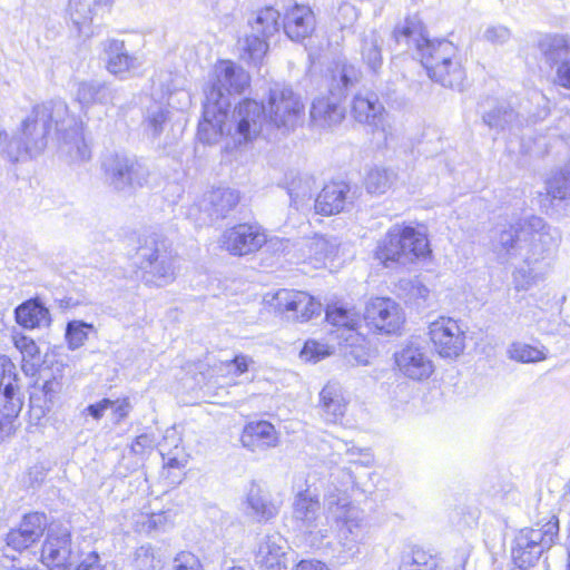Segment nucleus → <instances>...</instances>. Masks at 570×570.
Instances as JSON below:
<instances>
[{
	"label": "nucleus",
	"mask_w": 570,
	"mask_h": 570,
	"mask_svg": "<svg viewBox=\"0 0 570 570\" xmlns=\"http://www.w3.org/2000/svg\"><path fill=\"white\" fill-rule=\"evenodd\" d=\"M52 124L62 154L71 161L90 158L80 124L69 115L67 104L60 99L35 106L21 122V134L36 156L46 149Z\"/></svg>",
	"instance_id": "nucleus-1"
},
{
	"label": "nucleus",
	"mask_w": 570,
	"mask_h": 570,
	"mask_svg": "<svg viewBox=\"0 0 570 570\" xmlns=\"http://www.w3.org/2000/svg\"><path fill=\"white\" fill-rule=\"evenodd\" d=\"M397 43L415 49L428 76L443 87L461 91L465 71L456 59V47L446 39L430 40L417 17L407 18L403 26L394 30Z\"/></svg>",
	"instance_id": "nucleus-2"
},
{
	"label": "nucleus",
	"mask_w": 570,
	"mask_h": 570,
	"mask_svg": "<svg viewBox=\"0 0 570 570\" xmlns=\"http://www.w3.org/2000/svg\"><path fill=\"white\" fill-rule=\"evenodd\" d=\"M344 482L338 488L332 483L324 494L326 523L337 529V559L346 563L358 557L361 546L367 533L364 511L351 501L348 489L354 485V478L343 471Z\"/></svg>",
	"instance_id": "nucleus-3"
},
{
	"label": "nucleus",
	"mask_w": 570,
	"mask_h": 570,
	"mask_svg": "<svg viewBox=\"0 0 570 570\" xmlns=\"http://www.w3.org/2000/svg\"><path fill=\"white\" fill-rule=\"evenodd\" d=\"M559 238L558 232L541 217L531 216L495 232L491 245L501 262L520 257L529 265L542 262Z\"/></svg>",
	"instance_id": "nucleus-4"
},
{
	"label": "nucleus",
	"mask_w": 570,
	"mask_h": 570,
	"mask_svg": "<svg viewBox=\"0 0 570 570\" xmlns=\"http://www.w3.org/2000/svg\"><path fill=\"white\" fill-rule=\"evenodd\" d=\"M361 79V71L354 65L346 61L335 63L331 71L328 95L316 97L311 107V121L322 128L333 127L345 118L343 101Z\"/></svg>",
	"instance_id": "nucleus-5"
},
{
	"label": "nucleus",
	"mask_w": 570,
	"mask_h": 570,
	"mask_svg": "<svg viewBox=\"0 0 570 570\" xmlns=\"http://www.w3.org/2000/svg\"><path fill=\"white\" fill-rule=\"evenodd\" d=\"M430 253L425 234L411 226L394 225L379 242L375 257L385 266L406 265Z\"/></svg>",
	"instance_id": "nucleus-6"
},
{
	"label": "nucleus",
	"mask_w": 570,
	"mask_h": 570,
	"mask_svg": "<svg viewBox=\"0 0 570 570\" xmlns=\"http://www.w3.org/2000/svg\"><path fill=\"white\" fill-rule=\"evenodd\" d=\"M136 256L146 285L164 287L175 281L177 256L166 239L156 234L145 237Z\"/></svg>",
	"instance_id": "nucleus-7"
},
{
	"label": "nucleus",
	"mask_w": 570,
	"mask_h": 570,
	"mask_svg": "<svg viewBox=\"0 0 570 570\" xmlns=\"http://www.w3.org/2000/svg\"><path fill=\"white\" fill-rule=\"evenodd\" d=\"M295 492L292 504V518L301 531L322 538L327 537L328 528L322 523L318 494L311 490L305 474H297L293 481Z\"/></svg>",
	"instance_id": "nucleus-8"
},
{
	"label": "nucleus",
	"mask_w": 570,
	"mask_h": 570,
	"mask_svg": "<svg viewBox=\"0 0 570 570\" xmlns=\"http://www.w3.org/2000/svg\"><path fill=\"white\" fill-rule=\"evenodd\" d=\"M539 58L553 70V83L570 90V40L566 35H540L534 43Z\"/></svg>",
	"instance_id": "nucleus-9"
},
{
	"label": "nucleus",
	"mask_w": 570,
	"mask_h": 570,
	"mask_svg": "<svg viewBox=\"0 0 570 570\" xmlns=\"http://www.w3.org/2000/svg\"><path fill=\"white\" fill-rule=\"evenodd\" d=\"M558 530V522H548L540 529H522L512 547L514 563L521 569L533 566L542 552L552 546Z\"/></svg>",
	"instance_id": "nucleus-10"
},
{
	"label": "nucleus",
	"mask_w": 570,
	"mask_h": 570,
	"mask_svg": "<svg viewBox=\"0 0 570 570\" xmlns=\"http://www.w3.org/2000/svg\"><path fill=\"white\" fill-rule=\"evenodd\" d=\"M106 181L116 190L126 191L142 187L149 177V169L135 157L114 154L102 161Z\"/></svg>",
	"instance_id": "nucleus-11"
},
{
	"label": "nucleus",
	"mask_w": 570,
	"mask_h": 570,
	"mask_svg": "<svg viewBox=\"0 0 570 570\" xmlns=\"http://www.w3.org/2000/svg\"><path fill=\"white\" fill-rule=\"evenodd\" d=\"M303 109L299 97L289 87L276 85L269 89L268 108H266L269 128L275 127L284 131L294 129Z\"/></svg>",
	"instance_id": "nucleus-12"
},
{
	"label": "nucleus",
	"mask_w": 570,
	"mask_h": 570,
	"mask_svg": "<svg viewBox=\"0 0 570 570\" xmlns=\"http://www.w3.org/2000/svg\"><path fill=\"white\" fill-rule=\"evenodd\" d=\"M279 18L281 13L276 9L265 7L257 11L253 21H248L250 32L246 35L242 46L254 65L267 52V40L279 31Z\"/></svg>",
	"instance_id": "nucleus-13"
},
{
	"label": "nucleus",
	"mask_w": 570,
	"mask_h": 570,
	"mask_svg": "<svg viewBox=\"0 0 570 570\" xmlns=\"http://www.w3.org/2000/svg\"><path fill=\"white\" fill-rule=\"evenodd\" d=\"M249 85L248 73L236 63L223 60L216 63L214 76L204 89L207 100L210 92L219 95V100L226 102V110L230 107V96L242 94Z\"/></svg>",
	"instance_id": "nucleus-14"
},
{
	"label": "nucleus",
	"mask_w": 570,
	"mask_h": 570,
	"mask_svg": "<svg viewBox=\"0 0 570 570\" xmlns=\"http://www.w3.org/2000/svg\"><path fill=\"white\" fill-rule=\"evenodd\" d=\"M351 114L357 122L370 126L374 132H381L385 141L394 137L393 121L375 94H356L352 100Z\"/></svg>",
	"instance_id": "nucleus-15"
},
{
	"label": "nucleus",
	"mask_w": 570,
	"mask_h": 570,
	"mask_svg": "<svg viewBox=\"0 0 570 570\" xmlns=\"http://www.w3.org/2000/svg\"><path fill=\"white\" fill-rule=\"evenodd\" d=\"M268 305L287 320L306 322L320 314L322 304L306 292L282 288L267 299Z\"/></svg>",
	"instance_id": "nucleus-16"
},
{
	"label": "nucleus",
	"mask_w": 570,
	"mask_h": 570,
	"mask_svg": "<svg viewBox=\"0 0 570 570\" xmlns=\"http://www.w3.org/2000/svg\"><path fill=\"white\" fill-rule=\"evenodd\" d=\"M430 340L443 358H455L465 348V333L458 321L451 317H440L429 326Z\"/></svg>",
	"instance_id": "nucleus-17"
},
{
	"label": "nucleus",
	"mask_w": 570,
	"mask_h": 570,
	"mask_svg": "<svg viewBox=\"0 0 570 570\" xmlns=\"http://www.w3.org/2000/svg\"><path fill=\"white\" fill-rule=\"evenodd\" d=\"M76 559L71 533L67 527L51 524L42 546L41 560L48 567L69 568Z\"/></svg>",
	"instance_id": "nucleus-18"
},
{
	"label": "nucleus",
	"mask_w": 570,
	"mask_h": 570,
	"mask_svg": "<svg viewBox=\"0 0 570 570\" xmlns=\"http://www.w3.org/2000/svg\"><path fill=\"white\" fill-rule=\"evenodd\" d=\"M219 95L210 92L203 102V119L199 121L197 136L204 144H215L225 132H230L232 126L227 124L228 111L226 102H217Z\"/></svg>",
	"instance_id": "nucleus-19"
},
{
	"label": "nucleus",
	"mask_w": 570,
	"mask_h": 570,
	"mask_svg": "<svg viewBox=\"0 0 570 570\" xmlns=\"http://www.w3.org/2000/svg\"><path fill=\"white\" fill-rule=\"evenodd\" d=\"M233 124L238 141H249L269 128L266 107L256 100L245 99L236 107Z\"/></svg>",
	"instance_id": "nucleus-20"
},
{
	"label": "nucleus",
	"mask_w": 570,
	"mask_h": 570,
	"mask_svg": "<svg viewBox=\"0 0 570 570\" xmlns=\"http://www.w3.org/2000/svg\"><path fill=\"white\" fill-rule=\"evenodd\" d=\"M364 320L380 333L396 334L404 323V315L393 299L375 297L367 303Z\"/></svg>",
	"instance_id": "nucleus-21"
},
{
	"label": "nucleus",
	"mask_w": 570,
	"mask_h": 570,
	"mask_svg": "<svg viewBox=\"0 0 570 570\" xmlns=\"http://www.w3.org/2000/svg\"><path fill=\"white\" fill-rule=\"evenodd\" d=\"M222 247L233 255H247L266 243V235L257 226L239 224L226 229L220 238Z\"/></svg>",
	"instance_id": "nucleus-22"
},
{
	"label": "nucleus",
	"mask_w": 570,
	"mask_h": 570,
	"mask_svg": "<svg viewBox=\"0 0 570 570\" xmlns=\"http://www.w3.org/2000/svg\"><path fill=\"white\" fill-rule=\"evenodd\" d=\"M394 358L399 371L405 377L414 381L426 380L434 371L426 351L414 343L403 346L394 354Z\"/></svg>",
	"instance_id": "nucleus-23"
},
{
	"label": "nucleus",
	"mask_w": 570,
	"mask_h": 570,
	"mask_svg": "<svg viewBox=\"0 0 570 570\" xmlns=\"http://www.w3.org/2000/svg\"><path fill=\"white\" fill-rule=\"evenodd\" d=\"M287 540L278 532L259 538L255 551V563L261 570L286 569Z\"/></svg>",
	"instance_id": "nucleus-24"
},
{
	"label": "nucleus",
	"mask_w": 570,
	"mask_h": 570,
	"mask_svg": "<svg viewBox=\"0 0 570 570\" xmlns=\"http://www.w3.org/2000/svg\"><path fill=\"white\" fill-rule=\"evenodd\" d=\"M114 0H69V17L79 36L86 38L94 35V20Z\"/></svg>",
	"instance_id": "nucleus-25"
},
{
	"label": "nucleus",
	"mask_w": 570,
	"mask_h": 570,
	"mask_svg": "<svg viewBox=\"0 0 570 570\" xmlns=\"http://www.w3.org/2000/svg\"><path fill=\"white\" fill-rule=\"evenodd\" d=\"M46 527V514L39 512L26 514L19 528L8 533L7 544L18 551L24 550L42 537Z\"/></svg>",
	"instance_id": "nucleus-26"
},
{
	"label": "nucleus",
	"mask_w": 570,
	"mask_h": 570,
	"mask_svg": "<svg viewBox=\"0 0 570 570\" xmlns=\"http://www.w3.org/2000/svg\"><path fill=\"white\" fill-rule=\"evenodd\" d=\"M283 29L286 36L294 41H302L315 29V16L308 6L295 3L286 10Z\"/></svg>",
	"instance_id": "nucleus-27"
},
{
	"label": "nucleus",
	"mask_w": 570,
	"mask_h": 570,
	"mask_svg": "<svg viewBox=\"0 0 570 570\" xmlns=\"http://www.w3.org/2000/svg\"><path fill=\"white\" fill-rule=\"evenodd\" d=\"M352 203L350 186L343 181H333L324 186L315 199L317 214L330 216L346 209Z\"/></svg>",
	"instance_id": "nucleus-28"
},
{
	"label": "nucleus",
	"mask_w": 570,
	"mask_h": 570,
	"mask_svg": "<svg viewBox=\"0 0 570 570\" xmlns=\"http://www.w3.org/2000/svg\"><path fill=\"white\" fill-rule=\"evenodd\" d=\"M240 442L252 452H262L275 448L278 438L273 424L267 421H257L245 425Z\"/></svg>",
	"instance_id": "nucleus-29"
},
{
	"label": "nucleus",
	"mask_w": 570,
	"mask_h": 570,
	"mask_svg": "<svg viewBox=\"0 0 570 570\" xmlns=\"http://www.w3.org/2000/svg\"><path fill=\"white\" fill-rule=\"evenodd\" d=\"M105 53L107 56V70L120 78H126L127 73L142 65L137 56L128 53L125 42L121 40H107L105 42Z\"/></svg>",
	"instance_id": "nucleus-30"
},
{
	"label": "nucleus",
	"mask_w": 570,
	"mask_h": 570,
	"mask_svg": "<svg viewBox=\"0 0 570 570\" xmlns=\"http://www.w3.org/2000/svg\"><path fill=\"white\" fill-rule=\"evenodd\" d=\"M483 122L497 134L509 131L515 134L522 126L520 116L505 101H498L482 115Z\"/></svg>",
	"instance_id": "nucleus-31"
},
{
	"label": "nucleus",
	"mask_w": 570,
	"mask_h": 570,
	"mask_svg": "<svg viewBox=\"0 0 570 570\" xmlns=\"http://www.w3.org/2000/svg\"><path fill=\"white\" fill-rule=\"evenodd\" d=\"M115 98L116 90L105 81L85 80L77 83L76 99L82 107L114 105Z\"/></svg>",
	"instance_id": "nucleus-32"
},
{
	"label": "nucleus",
	"mask_w": 570,
	"mask_h": 570,
	"mask_svg": "<svg viewBox=\"0 0 570 570\" xmlns=\"http://www.w3.org/2000/svg\"><path fill=\"white\" fill-rule=\"evenodd\" d=\"M238 202V191L230 188L218 187L205 195L202 206L214 220L225 218L227 214L236 207Z\"/></svg>",
	"instance_id": "nucleus-33"
},
{
	"label": "nucleus",
	"mask_w": 570,
	"mask_h": 570,
	"mask_svg": "<svg viewBox=\"0 0 570 570\" xmlns=\"http://www.w3.org/2000/svg\"><path fill=\"white\" fill-rule=\"evenodd\" d=\"M320 404L327 422L336 423L345 414L347 401L338 383H327L320 393Z\"/></svg>",
	"instance_id": "nucleus-34"
},
{
	"label": "nucleus",
	"mask_w": 570,
	"mask_h": 570,
	"mask_svg": "<svg viewBox=\"0 0 570 570\" xmlns=\"http://www.w3.org/2000/svg\"><path fill=\"white\" fill-rule=\"evenodd\" d=\"M17 323L24 328L49 326L51 318L48 308L38 299L31 298L14 309Z\"/></svg>",
	"instance_id": "nucleus-35"
},
{
	"label": "nucleus",
	"mask_w": 570,
	"mask_h": 570,
	"mask_svg": "<svg viewBox=\"0 0 570 570\" xmlns=\"http://www.w3.org/2000/svg\"><path fill=\"white\" fill-rule=\"evenodd\" d=\"M383 39L380 33L371 29L365 31L361 38V57L370 71L373 73L379 72L383 65L382 56Z\"/></svg>",
	"instance_id": "nucleus-36"
},
{
	"label": "nucleus",
	"mask_w": 570,
	"mask_h": 570,
	"mask_svg": "<svg viewBox=\"0 0 570 570\" xmlns=\"http://www.w3.org/2000/svg\"><path fill=\"white\" fill-rule=\"evenodd\" d=\"M246 503L250 509V514L258 521H268L277 514V508L273 504L269 495L257 484H252Z\"/></svg>",
	"instance_id": "nucleus-37"
},
{
	"label": "nucleus",
	"mask_w": 570,
	"mask_h": 570,
	"mask_svg": "<svg viewBox=\"0 0 570 570\" xmlns=\"http://www.w3.org/2000/svg\"><path fill=\"white\" fill-rule=\"evenodd\" d=\"M0 153L10 161H19L27 157H36V154L29 148L21 130L18 135L10 137L6 131L0 132Z\"/></svg>",
	"instance_id": "nucleus-38"
},
{
	"label": "nucleus",
	"mask_w": 570,
	"mask_h": 570,
	"mask_svg": "<svg viewBox=\"0 0 570 570\" xmlns=\"http://www.w3.org/2000/svg\"><path fill=\"white\" fill-rule=\"evenodd\" d=\"M169 119V110L163 105L153 104L146 110L144 130L153 139L158 138L165 130Z\"/></svg>",
	"instance_id": "nucleus-39"
},
{
	"label": "nucleus",
	"mask_w": 570,
	"mask_h": 570,
	"mask_svg": "<svg viewBox=\"0 0 570 570\" xmlns=\"http://www.w3.org/2000/svg\"><path fill=\"white\" fill-rule=\"evenodd\" d=\"M326 321L335 327L354 331L361 323V317L353 308L334 304L326 308Z\"/></svg>",
	"instance_id": "nucleus-40"
},
{
	"label": "nucleus",
	"mask_w": 570,
	"mask_h": 570,
	"mask_svg": "<svg viewBox=\"0 0 570 570\" xmlns=\"http://www.w3.org/2000/svg\"><path fill=\"white\" fill-rule=\"evenodd\" d=\"M22 404L17 389L0 390V431L19 415Z\"/></svg>",
	"instance_id": "nucleus-41"
},
{
	"label": "nucleus",
	"mask_w": 570,
	"mask_h": 570,
	"mask_svg": "<svg viewBox=\"0 0 570 570\" xmlns=\"http://www.w3.org/2000/svg\"><path fill=\"white\" fill-rule=\"evenodd\" d=\"M547 194L553 200H570V165H567L548 179Z\"/></svg>",
	"instance_id": "nucleus-42"
},
{
	"label": "nucleus",
	"mask_w": 570,
	"mask_h": 570,
	"mask_svg": "<svg viewBox=\"0 0 570 570\" xmlns=\"http://www.w3.org/2000/svg\"><path fill=\"white\" fill-rule=\"evenodd\" d=\"M313 181L308 177L294 176L287 183V194L291 205L298 208L304 200L312 197Z\"/></svg>",
	"instance_id": "nucleus-43"
},
{
	"label": "nucleus",
	"mask_w": 570,
	"mask_h": 570,
	"mask_svg": "<svg viewBox=\"0 0 570 570\" xmlns=\"http://www.w3.org/2000/svg\"><path fill=\"white\" fill-rule=\"evenodd\" d=\"M393 173L375 167L368 170L365 177V188L370 194H384L392 185Z\"/></svg>",
	"instance_id": "nucleus-44"
},
{
	"label": "nucleus",
	"mask_w": 570,
	"mask_h": 570,
	"mask_svg": "<svg viewBox=\"0 0 570 570\" xmlns=\"http://www.w3.org/2000/svg\"><path fill=\"white\" fill-rule=\"evenodd\" d=\"M94 331V325L83 321H70L66 326L65 337L70 350L81 347L88 340L89 333Z\"/></svg>",
	"instance_id": "nucleus-45"
},
{
	"label": "nucleus",
	"mask_w": 570,
	"mask_h": 570,
	"mask_svg": "<svg viewBox=\"0 0 570 570\" xmlns=\"http://www.w3.org/2000/svg\"><path fill=\"white\" fill-rule=\"evenodd\" d=\"M537 264L538 263H532L528 265L523 261V265L513 272V285L518 292L529 291L540 281L541 274L535 268Z\"/></svg>",
	"instance_id": "nucleus-46"
},
{
	"label": "nucleus",
	"mask_w": 570,
	"mask_h": 570,
	"mask_svg": "<svg viewBox=\"0 0 570 570\" xmlns=\"http://www.w3.org/2000/svg\"><path fill=\"white\" fill-rule=\"evenodd\" d=\"M508 353L511 360L521 363H535L547 357L544 348L534 347L525 343H513Z\"/></svg>",
	"instance_id": "nucleus-47"
},
{
	"label": "nucleus",
	"mask_w": 570,
	"mask_h": 570,
	"mask_svg": "<svg viewBox=\"0 0 570 570\" xmlns=\"http://www.w3.org/2000/svg\"><path fill=\"white\" fill-rule=\"evenodd\" d=\"M16 347L21 352L23 365L22 370L26 374L33 371L35 365L30 364L27 358H35L39 354V348L35 341L30 337H27L22 334H18L13 336Z\"/></svg>",
	"instance_id": "nucleus-48"
},
{
	"label": "nucleus",
	"mask_w": 570,
	"mask_h": 570,
	"mask_svg": "<svg viewBox=\"0 0 570 570\" xmlns=\"http://www.w3.org/2000/svg\"><path fill=\"white\" fill-rule=\"evenodd\" d=\"M0 390H7L8 392L10 389H18L16 365L8 356L0 355Z\"/></svg>",
	"instance_id": "nucleus-49"
},
{
	"label": "nucleus",
	"mask_w": 570,
	"mask_h": 570,
	"mask_svg": "<svg viewBox=\"0 0 570 570\" xmlns=\"http://www.w3.org/2000/svg\"><path fill=\"white\" fill-rule=\"evenodd\" d=\"M402 566H405V568L410 567L421 568L423 570H434L436 567V561L425 551L421 549H414L412 554L407 557V560L403 559Z\"/></svg>",
	"instance_id": "nucleus-50"
},
{
	"label": "nucleus",
	"mask_w": 570,
	"mask_h": 570,
	"mask_svg": "<svg viewBox=\"0 0 570 570\" xmlns=\"http://www.w3.org/2000/svg\"><path fill=\"white\" fill-rule=\"evenodd\" d=\"M132 566L136 570H153L156 567L154 550L150 546H141L135 552Z\"/></svg>",
	"instance_id": "nucleus-51"
},
{
	"label": "nucleus",
	"mask_w": 570,
	"mask_h": 570,
	"mask_svg": "<svg viewBox=\"0 0 570 570\" xmlns=\"http://www.w3.org/2000/svg\"><path fill=\"white\" fill-rule=\"evenodd\" d=\"M171 570H204L199 558L189 552L181 551L173 560Z\"/></svg>",
	"instance_id": "nucleus-52"
},
{
	"label": "nucleus",
	"mask_w": 570,
	"mask_h": 570,
	"mask_svg": "<svg viewBox=\"0 0 570 570\" xmlns=\"http://www.w3.org/2000/svg\"><path fill=\"white\" fill-rule=\"evenodd\" d=\"M482 38L492 45H504L510 40L511 31L505 26L492 24L484 29Z\"/></svg>",
	"instance_id": "nucleus-53"
},
{
	"label": "nucleus",
	"mask_w": 570,
	"mask_h": 570,
	"mask_svg": "<svg viewBox=\"0 0 570 570\" xmlns=\"http://www.w3.org/2000/svg\"><path fill=\"white\" fill-rule=\"evenodd\" d=\"M328 355L327 347L316 341H307L301 352L306 361L317 362Z\"/></svg>",
	"instance_id": "nucleus-54"
},
{
	"label": "nucleus",
	"mask_w": 570,
	"mask_h": 570,
	"mask_svg": "<svg viewBox=\"0 0 570 570\" xmlns=\"http://www.w3.org/2000/svg\"><path fill=\"white\" fill-rule=\"evenodd\" d=\"M357 10L351 3L344 2L337 9L336 19L341 26V29H345L352 26L357 20Z\"/></svg>",
	"instance_id": "nucleus-55"
},
{
	"label": "nucleus",
	"mask_w": 570,
	"mask_h": 570,
	"mask_svg": "<svg viewBox=\"0 0 570 570\" xmlns=\"http://www.w3.org/2000/svg\"><path fill=\"white\" fill-rule=\"evenodd\" d=\"M253 363V360L246 355L238 354L232 361L227 363V367H229V372L236 376H239L248 371L249 364Z\"/></svg>",
	"instance_id": "nucleus-56"
},
{
	"label": "nucleus",
	"mask_w": 570,
	"mask_h": 570,
	"mask_svg": "<svg viewBox=\"0 0 570 570\" xmlns=\"http://www.w3.org/2000/svg\"><path fill=\"white\" fill-rule=\"evenodd\" d=\"M112 405L114 401L109 399H102L101 401L95 404L88 405L83 410V414H88L92 416L95 420H100L104 416L105 412L109 410Z\"/></svg>",
	"instance_id": "nucleus-57"
},
{
	"label": "nucleus",
	"mask_w": 570,
	"mask_h": 570,
	"mask_svg": "<svg viewBox=\"0 0 570 570\" xmlns=\"http://www.w3.org/2000/svg\"><path fill=\"white\" fill-rule=\"evenodd\" d=\"M61 390L62 382L58 377L53 376L52 379L45 380L42 392L49 402H52L53 399L61 392Z\"/></svg>",
	"instance_id": "nucleus-58"
},
{
	"label": "nucleus",
	"mask_w": 570,
	"mask_h": 570,
	"mask_svg": "<svg viewBox=\"0 0 570 570\" xmlns=\"http://www.w3.org/2000/svg\"><path fill=\"white\" fill-rule=\"evenodd\" d=\"M154 436L147 433L138 435L131 443V451L136 454H142L145 450L154 446Z\"/></svg>",
	"instance_id": "nucleus-59"
},
{
	"label": "nucleus",
	"mask_w": 570,
	"mask_h": 570,
	"mask_svg": "<svg viewBox=\"0 0 570 570\" xmlns=\"http://www.w3.org/2000/svg\"><path fill=\"white\" fill-rule=\"evenodd\" d=\"M168 521V517L165 512L149 513L146 515V521L142 522L144 527L148 530H158L165 527Z\"/></svg>",
	"instance_id": "nucleus-60"
},
{
	"label": "nucleus",
	"mask_w": 570,
	"mask_h": 570,
	"mask_svg": "<svg viewBox=\"0 0 570 570\" xmlns=\"http://www.w3.org/2000/svg\"><path fill=\"white\" fill-rule=\"evenodd\" d=\"M110 409H112L116 422H120L128 416L131 410V404L128 399L117 400Z\"/></svg>",
	"instance_id": "nucleus-61"
},
{
	"label": "nucleus",
	"mask_w": 570,
	"mask_h": 570,
	"mask_svg": "<svg viewBox=\"0 0 570 570\" xmlns=\"http://www.w3.org/2000/svg\"><path fill=\"white\" fill-rule=\"evenodd\" d=\"M76 570H102V566L100 564V557L97 552H90L80 562Z\"/></svg>",
	"instance_id": "nucleus-62"
},
{
	"label": "nucleus",
	"mask_w": 570,
	"mask_h": 570,
	"mask_svg": "<svg viewBox=\"0 0 570 570\" xmlns=\"http://www.w3.org/2000/svg\"><path fill=\"white\" fill-rule=\"evenodd\" d=\"M293 570H331L324 562L318 560H302Z\"/></svg>",
	"instance_id": "nucleus-63"
},
{
	"label": "nucleus",
	"mask_w": 570,
	"mask_h": 570,
	"mask_svg": "<svg viewBox=\"0 0 570 570\" xmlns=\"http://www.w3.org/2000/svg\"><path fill=\"white\" fill-rule=\"evenodd\" d=\"M411 293H412V296L417 297V298H422L423 301H425L428 298V296H429L430 291L421 282L415 281L412 284Z\"/></svg>",
	"instance_id": "nucleus-64"
}]
</instances>
